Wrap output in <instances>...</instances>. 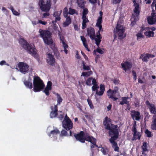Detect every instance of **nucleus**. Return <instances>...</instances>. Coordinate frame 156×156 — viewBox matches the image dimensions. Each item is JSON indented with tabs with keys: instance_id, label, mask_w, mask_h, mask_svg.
<instances>
[{
	"instance_id": "423d86ee",
	"label": "nucleus",
	"mask_w": 156,
	"mask_h": 156,
	"mask_svg": "<svg viewBox=\"0 0 156 156\" xmlns=\"http://www.w3.org/2000/svg\"><path fill=\"white\" fill-rule=\"evenodd\" d=\"M33 78L34 91L35 92H39L44 88L45 85L38 76H34Z\"/></svg>"
},
{
	"instance_id": "6ab92c4d",
	"label": "nucleus",
	"mask_w": 156,
	"mask_h": 156,
	"mask_svg": "<svg viewBox=\"0 0 156 156\" xmlns=\"http://www.w3.org/2000/svg\"><path fill=\"white\" fill-rule=\"evenodd\" d=\"M52 83L51 81H48L44 90L43 92H44L47 96H48L49 94V91L51 90Z\"/></svg>"
},
{
	"instance_id": "a19ab883",
	"label": "nucleus",
	"mask_w": 156,
	"mask_h": 156,
	"mask_svg": "<svg viewBox=\"0 0 156 156\" xmlns=\"http://www.w3.org/2000/svg\"><path fill=\"white\" fill-rule=\"evenodd\" d=\"M92 72L90 70L89 72H83L82 73V76H90V75L92 74Z\"/></svg>"
},
{
	"instance_id": "412c9836",
	"label": "nucleus",
	"mask_w": 156,
	"mask_h": 156,
	"mask_svg": "<svg viewBox=\"0 0 156 156\" xmlns=\"http://www.w3.org/2000/svg\"><path fill=\"white\" fill-rule=\"evenodd\" d=\"M51 109L52 111L51 112L50 114V117L51 118L55 117L57 115L58 113V107L57 105H55L54 106V109H53V107H51Z\"/></svg>"
},
{
	"instance_id": "774afa93",
	"label": "nucleus",
	"mask_w": 156,
	"mask_h": 156,
	"mask_svg": "<svg viewBox=\"0 0 156 156\" xmlns=\"http://www.w3.org/2000/svg\"><path fill=\"white\" fill-rule=\"evenodd\" d=\"M119 148L118 146V145H117V146H116L114 148V150L115 151L119 152Z\"/></svg>"
},
{
	"instance_id": "680f3d73",
	"label": "nucleus",
	"mask_w": 156,
	"mask_h": 156,
	"mask_svg": "<svg viewBox=\"0 0 156 156\" xmlns=\"http://www.w3.org/2000/svg\"><path fill=\"white\" fill-rule=\"evenodd\" d=\"M98 0H89V2L91 3L94 4L97 2Z\"/></svg>"
},
{
	"instance_id": "a878e982",
	"label": "nucleus",
	"mask_w": 156,
	"mask_h": 156,
	"mask_svg": "<svg viewBox=\"0 0 156 156\" xmlns=\"http://www.w3.org/2000/svg\"><path fill=\"white\" fill-rule=\"evenodd\" d=\"M59 133V131L57 129H55L51 131L50 133L48 134V135L51 137H55Z\"/></svg>"
},
{
	"instance_id": "f704fd0d",
	"label": "nucleus",
	"mask_w": 156,
	"mask_h": 156,
	"mask_svg": "<svg viewBox=\"0 0 156 156\" xmlns=\"http://www.w3.org/2000/svg\"><path fill=\"white\" fill-rule=\"evenodd\" d=\"M83 20V22L82 23V29H84L86 27V23L89 22V20L87 17L81 18Z\"/></svg>"
},
{
	"instance_id": "de8ad7c7",
	"label": "nucleus",
	"mask_w": 156,
	"mask_h": 156,
	"mask_svg": "<svg viewBox=\"0 0 156 156\" xmlns=\"http://www.w3.org/2000/svg\"><path fill=\"white\" fill-rule=\"evenodd\" d=\"M132 72L133 75V79L135 81H136L137 79L136 73L134 70H133Z\"/></svg>"
},
{
	"instance_id": "49530a36",
	"label": "nucleus",
	"mask_w": 156,
	"mask_h": 156,
	"mask_svg": "<svg viewBox=\"0 0 156 156\" xmlns=\"http://www.w3.org/2000/svg\"><path fill=\"white\" fill-rule=\"evenodd\" d=\"M145 133L147 135V137H150L151 136V132L148 129H146L145 130Z\"/></svg>"
},
{
	"instance_id": "f03ea898",
	"label": "nucleus",
	"mask_w": 156,
	"mask_h": 156,
	"mask_svg": "<svg viewBox=\"0 0 156 156\" xmlns=\"http://www.w3.org/2000/svg\"><path fill=\"white\" fill-rule=\"evenodd\" d=\"M85 134L83 132L81 131L80 132L77 134H75L74 136L76 140L80 141L82 143H84L85 141L86 140L91 143L90 145L92 154L93 155L94 152L93 151V148L95 147L100 148V147H98V146L96 145V139L93 138L92 136H84Z\"/></svg>"
},
{
	"instance_id": "dca6fc26",
	"label": "nucleus",
	"mask_w": 156,
	"mask_h": 156,
	"mask_svg": "<svg viewBox=\"0 0 156 156\" xmlns=\"http://www.w3.org/2000/svg\"><path fill=\"white\" fill-rule=\"evenodd\" d=\"M121 66L123 69L126 72L128 70L131 68L132 67V64L129 62L126 61L124 62H122L121 64Z\"/></svg>"
},
{
	"instance_id": "6e6d98bb",
	"label": "nucleus",
	"mask_w": 156,
	"mask_h": 156,
	"mask_svg": "<svg viewBox=\"0 0 156 156\" xmlns=\"http://www.w3.org/2000/svg\"><path fill=\"white\" fill-rule=\"evenodd\" d=\"M12 12L13 14L16 16H18L19 15V13L14 9L12 11Z\"/></svg>"
},
{
	"instance_id": "37998d69",
	"label": "nucleus",
	"mask_w": 156,
	"mask_h": 156,
	"mask_svg": "<svg viewBox=\"0 0 156 156\" xmlns=\"http://www.w3.org/2000/svg\"><path fill=\"white\" fill-rule=\"evenodd\" d=\"M54 54L57 58H59V53L57 48L53 50Z\"/></svg>"
},
{
	"instance_id": "09e8293b",
	"label": "nucleus",
	"mask_w": 156,
	"mask_h": 156,
	"mask_svg": "<svg viewBox=\"0 0 156 156\" xmlns=\"http://www.w3.org/2000/svg\"><path fill=\"white\" fill-rule=\"evenodd\" d=\"M37 23L42 24V25H45L47 24V22L45 21H42L41 20L38 21Z\"/></svg>"
},
{
	"instance_id": "13d9d810",
	"label": "nucleus",
	"mask_w": 156,
	"mask_h": 156,
	"mask_svg": "<svg viewBox=\"0 0 156 156\" xmlns=\"http://www.w3.org/2000/svg\"><path fill=\"white\" fill-rule=\"evenodd\" d=\"M4 65H6V64L5 61L4 60L1 61L0 62V65L1 66H2ZM7 65L8 66L9 65L8 64H7Z\"/></svg>"
},
{
	"instance_id": "473e14b6",
	"label": "nucleus",
	"mask_w": 156,
	"mask_h": 156,
	"mask_svg": "<svg viewBox=\"0 0 156 156\" xmlns=\"http://www.w3.org/2000/svg\"><path fill=\"white\" fill-rule=\"evenodd\" d=\"M54 94H55L57 97V105H60L62 101V99L60 95L58 93H55Z\"/></svg>"
},
{
	"instance_id": "603ef678",
	"label": "nucleus",
	"mask_w": 156,
	"mask_h": 156,
	"mask_svg": "<svg viewBox=\"0 0 156 156\" xmlns=\"http://www.w3.org/2000/svg\"><path fill=\"white\" fill-rule=\"evenodd\" d=\"M67 133V131L64 130H63L61 131V134L62 136H66Z\"/></svg>"
},
{
	"instance_id": "9d476101",
	"label": "nucleus",
	"mask_w": 156,
	"mask_h": 156,
	"mask_svg": "<svg viewBox=\"0 0 156 156\" xmlns=\"http://www.w3.org/2000/svg\"><path fill=\"white\" fill-rule=\"evenodd\" d=\"M19 70L21 73L25 74L28 71L29 66L26 63L23 62H20L18 65Z\"/></svg>"
},
{
	"instance_id": "c85d7f7f",
	"label": "nucleus",
	"mask_w": 156,
	"mask_h": 156,
	"mask_svg": "<svg viewBox=\"0 0 156 156\" xmlns=\"http://www.w3.org/2000/svg\"><path fill=\"white\" fill-rule=\"evenodd\" d=\"M66 18V21L63 24V26L64 27L68 26L71 23V19L70 16H67Z\"/></svg>"
},
{
	"instance_id": "7ed1b4c3",
	"label": "nucleus",
	"mask_w": 156,
	"mask_h": 156,
	"mask_svg": "<svg viewBox=\"0 0 156 156\" xmlns=\"http://www.w3.org/2000/svg\"><path fill=\"white\" fill-rule=\"evenodd\" d=\"M86 84L90 86L93 85L91 87L92 90L93 91H96V94L99 96H102L103 95L105 91V86L101 84L100 86V90L98 91L99 86L94 78L92 77L88 78L86 81Z\"/></svg>"
},
{
	"instance_id": "1a4fd4ad",
	"label": "nucleus",
	"mask_w": 156,
	"mask_h": 156,
	"mask_svg": "<svg viewBox=\"0 0 156 156\" xmlns=\"http://www.w3.org/2000/svg\"><path fill=\"white\" fill-rule=\"evenodd\" d=\"M124 27L122 24V23L120 24L119 22H118L116 27L114 28V32L117 34L119 37L123 38L126 36L125 34H124Z\"/></svg>"
},
{
	"instance_id": "9b49d317",
	"label": "nucleus",
	"mask_w": 156,
	"mask_h": 156,
	"mask_svg": "<svg viewBox=\"0 0 156 156\" xmlns=\"http://www.w3.org/2000/svg\"><path fill=\"white\" fill-rule=\"evenodd\" d=\"M63 127L66 130H69L73 128V124L70 120H63L62 122Z\"/></svg>"
},
{
	"instance_id": "4468645a",
	"label": "nucleus",
	"mask_w": 156,
	"mask_h": 156,
	"mask_svg": "<svg viewBox=\"0 0 156 156\" xmlns=\"http://www.w3.org/2000/svg\"><path fill=\"white\" fill-rule=\"evenodd\" d=\"M131 115L132 117L134 120H140L141 115L139 112L133 110L131 112Z\"/></svg>"
},
{
	"instance_id": "e433bc0d",
	"label": "nucleus",
	"mask_w": 156,
	"mask_h": 156,
	"mask_svg": "<svg viewBox=\"0 0 156 156\" xmlns=\"http://www.w3.org/2000/svg\"><path fill=\"white\" fill-rule=\"evenodd\" d=\"M68 13L69 14L71 15H73L75 14L76 15H78V12L76 10L71 8H69Z\"/></svg>"
},
{
	"instance_id": "2f4dec72",
	"label": "nucleus",
	"mask_w": 156,
	"mask_h": 156,
	"mask_svg": "<svg viewBox=\"0 0 156 156\" xmlns=\"http://www.w3.org/2000/svg\"><path fill=\"white\" fill-rule=\"evenodd\" d=\"M129 98L128 97H123L122 98V101L120 103V104L121 105H123L124 104L126 105L129 104V101H127Z\"/></svg>"
},
{
	"instance_id": "5701e85b",
	"label": "nucleus",
	"mask_w": 156,
	"mask_h": 156,
	"mask_svg": "<svg viewBox=\"0 0 156 156\" xmlns=\"http://www.w3.org/2000/svg\"><path fill=\"white\" fill-rule=\"evenodd\" d=\"M98 31V32L97 33L96 37L97 38H95L94 39L95 41V44L97 45V46L99 47L100 43L101 42V39L102 38V37L101 35L100 34V31Z\"/></svg>"
},
{
	"instance_id": "c9c22d12",
	"label": "nucleus",
	"mask_w": 156,
	"mask_h": 156,
	"mask_svg": "<svg viewBox=\"0 0 156 156\" xmlns=\"http://www.w3.org/2000/svg\"><path fill=\"white\" fill-rule=\"evenodd\" d=\"M144 34L147 37H153L154 35V32L152 31L147 30L144 32Z\"/></svg>"
},
{
	"instance_id": "a211bd4d",
	"label": "nucleus",
	"mask_w": 156,
	"mask_h": 156,
	"mask_svg": "<svg viewBox=\"0 0 156 156\" xmlns=\"http://www.w3.org/2000/svg\"><path fill=\"white\" fill-rule=\"evenodd\" d=\"M61 34V32L59 30H58V36L60 39V43H62V46L64 49L67 48H68V46L65 42L64 37L63 35H62Z\"/></svg>"
},
{
	"instance_id": "5fc2aeb1",
	"label": "nucleus",
	"mask_w": 156,
	"mask_h": 156,
	"mask_svg": "<svg viewBox=\"0 0 156 156\" xmlns=\"http://www.w3.org/2000/svg\"><path fill=\"white\" fill-rule=\"evenodd\" d=\"M134 124L133 126V129L134 131H135V129H136V121H134Z\"/></svg>"
},
{
	"instance_id": "bb28decb",
	"label": "nucleus",
	"mask_w": 156,
	"mask_h": 156,
	"mask_svg": "<svg viewBox=\"0 0 156 156\" xmlns=\"http://www.w3.org/2000/svg\"><path fill=\"white\" fill-rule=\"evenodd\" d=\"M148 23L150 24H156V17L149 16L147 18Z\"/></svg>"
},
{
	"instance_id": "69168bd1",
	"label": "nucleus",
	"mask_w": 156,
	"mask_h": 156,
	"mask_svg": "<svg viewBox=\"0 0 156 156\" xmlns=\"http://www.w3.org/2000/svg\"><path fill=\"white\" fill-rule=\"evenodd\" d=\"M76 58L78 59H79L80 58V57L79 55L78 52L77 51H76Z\"/></svg>"
},
{
	"instance_id": "ddd939ff",
	"label": "nucleus",
	"mask_w": 156,
	"mask_h": 156,
	"mask_svg": "<svg viewBox=\"0 0 156 156\" xmlns=\"http://www.w3.org/2000/svg\"><path fill=\"white\" fill-rule=\"evenodd\" d=\"M46 60L48 63L52 66H54L55 63V59L54 58L53 56L50 53L47 55Z\"/></svg>"
},
{
	"instance_id": "cd10ccee",
	"label": "nucleus",
	"mask_w": 156,
	"mask_h": 156,
	"mask_svg": "<svg viewBox=\"0 0 156 156\" xmlns=\"http://www.w3.org/2000/svg\"><path fill=\"white\" fill-rule=\"evenodd\" d=\"M152 122L151 126V128L153 130L156 129V114H154L152 118Z\"/></svg>"
},
{
	"instance_id": "f8f14e48",
	"label": "nucleus",
	"mask_w": 156,
	"mask_h": 156,
	"mask_svg": "<svg viewBox=\"0 0 156 156\" xmlns=\"http://www.w3.org/2000/svg\"><path fill=\"white\" fill-rule=\"evenodd\" d=\"M153 55L147 53L141 55L140 58L142 59L143 62H147L150 58H152L154 57Z\"/></svg>"
},
{
	"instance_id": "a18cd8bd",
	"label": "nucleus",
	"mask_w": 156,
	"mask_h": 156,
	"mask_svg": "<svg viewBox=\"0 0 156 156\" xmlns=\"http://www.w3.org/2000/svg\"><path fill=\"white\" fill-rule=\"evenodd\" d=\"M87 101L90 108L92 109H93L94 108V106L91 100L90 99H87Z\"/></svg>"
},
{
	"instance_id": "c756f323",
	"label": "nucleus",
	"mask_w": 156,
	"mask_h": 156,
	"mask_svg": "<svg viewBox=\"0 0 156 156\" xmlns=\"http://www.w3.org/2000/svg\"><path fill=\"white\" fill-rule=\"evenodd\" d=\"M79 7L83 8L84 7L85 4L86 3V2L84 0H78L76 2Z\"/></svg>"
},
{
	"instance_id": "4be33fe9",
	"label": "nucleus",
	"mask_w": 156,
	"mask_h": 156,
	"mask_svg": "<svg viewBox=\"0 0 156 156\" xmlns=\"http://www.w3.org/2000/svg\"><path fill=\"white\" fill-rule=\"evenodd\" d=\"M23 83L27 88L29 89H31L32 88V80L30 77H28L27 80L24 81Z\"/></svg>"
},
{
	"instance_id": "bf43d9fd",
	"label": "nucleus",
	"mask_w": 156,
	"mask_h": 156,
	"mask_svg": "<svg viewBox=\"0 0 156 156\" xmlns=\"http://www.w3.org/2000/svg\"><path fill=\"white\" fill-rule=\"evenodd\" d=\"M119 80L117 79H115L113 81L114 83L115 84H118L119 83Z\"/></svg>"
},
{
	"instance_id": "6e6552de",
	"label": "nucleus",
	"mask_w": 156,
	"mask_h": 156,
	"mask_svg": "<svg viewBox=\"0 0 156 156\" xmlns=\"http://www.w3.org/2000/svg\"><path fill=\"white\" fill-rule=\"evenodd\" d=\"M38 5L42 11L48 12L51 8V2L50 0H39Z\"/></svg>"
},
{
	"instance_id": "72a5a7b5",
	"label": "nucleus",
	"mask_w": 156,
	"mask_h": 156,
	"mask_svg": "<svg viewBox=\"0 0 156 156\" xmlns=\"http://www.w3.org/2000/svg\"><path fill=\"white\" fill-rule=\"evenodd\" d=\"M148 144L147 142H144L143 143L142 146L141 147V149L142 151H146L147 152L149 151L148 146Z\"/></svg>"
},
{
	"instance_id": "79ce46f5",
	"label": "nucleus",
	"mask_w": 156,
	"mask_h": 156,
	"mask_svg": "<svg viewBox=\"0 0 156 156\" xmlns=\"http://www.w3.org/2000/svg\"><path fill=\"white\" fill-rule=\"evenodd\" d=\"M68 9L67 7H65L63 10V14L65 18L67 17L68 16Z\"/></svg>"
},
{
	"instance_id": "3c124183",
	"label": "nucleus",
	"mask_w": 156,
	"mask_h": 156,
	"mask_svg": "<svg viewBox=\"0 0 156 156\" xmlns=\"http://www.w3.org/2000/svg\"><path fill=\"white\" fill-rule=\"evenodd\" d=\"M136 36L137 37V39H139V38H142L143 37V35L141 33H139L137 34Z\"/></svg>"
},
{
	"instance_id": "ea45409f",
	"label": "nucleus",
	"mask_w": 156,
	"mask_h": 156,
	"mask_svg": "<svg viewBox=\"0 0 156 156\" xmlns=\"http://www.w3.org/2000/svg\"><path fill=\"white\" fill-rule=\"evenodd\" d=\"M82 64L83 66V69L84 70H90V68L89 66H86L84 61L82 62Z\"/></svg>"
},
{
	"instance_id": "7c9ffc66",
	"label": "nucleus",
	"mask_w": 156,
	"mask_h": 156,
	"mask_svg": "<svg viewBox=\"0 0 156 156\" xmlns=\"http://www.w3.org/2000/svg\"><path fill=\"white\" fill-rule=\"evenodd\" d=\"M81 40L83 42V44L84 47L87 49V50L89 51L90 50L88 48V45L86 42V39L85 37L83 36H80Z\"/></svg>"
},
{
	"instance_id": "4c0bfd02",
	"label": "nucleus",
	"mask_w": 156,
	"mask_h": 156,
	"mask_svg": "<svg viewBox=\"0 0 156 156\" xmlns=\"http://www.w3.org/2000/svg\"><path fill=\"white\" fill-rule=\"evenodd\" d=\"M150 112L153 114H155L156 112V109L155 106L154 105H150L149 108Z\"/></svg>"
},
{
	"instance_id": "8fccbe9b",
	"label": "nucleus",
	"mask_w": 156,
	"mask_h": 156,
	"mask_svg": "<svg viewBox=\"0 0 156 156\" xmlns=\"http://www.w3.org/2000/svg\"><path fill=\"white\" fill-rule=\"evenodd\" d=\"M95 51L100 54H102L104 53V51L99 48H97L96 50H94V51L95 52Z\"/></svg>"
},
{
	"instance_id": "864d4df0",
	"label": "nucleus",
	"mask_w": 156,
	"mask_h": 156,
	"mask_svg": "<svg viewBox=\"0 0 156 156\" xmlns=\"http://www.w3.org/2000/svg\"><path fill=\"white\" fill-rule=\"evenodd\" d=\"M46 12L44 13L43 14L42 18H45L47 16H49L50 15L49 13L48 12Z\"/></svg>"
},
{
	"instance_id": "f257e3e1",
	"label": "nucleus",
	"mask_w": 156,
	"mask_h": 156,
	"mask_svg": "<svg viewBox=\"0 0 156 156\" xmlns=\"http://www.w3.org/2000/svg\"><path fill=\"white\" fill-rule=\"evenodd\" d=\"M110 122V119L106 117L103 121V125L105 129L109 130L108 134L111 137V138L109 139V141L112 144V147H114L117 145L115 140H117L119 137V132L117 129L118 126L109 123Z\"/></svg>"
},
{
	"instance_id": "58836bf2",
	"label": "nucleus",
	"mask_w": 156,
	"mask_h": 156,
	"mask_svg": "<svg viewBox=\"0 0 156 156\" xmlns=\"http://www.w3.org/2000/svg\"><path fill=\"white\" fill-rule=\"evenodd\" d=\"M83 11L82 12V17H86L87 15L88 12V11L87 9L83 8Z\"/></svg>"
},
{
	"instance_id": "2eb2a0df",
	"label": "nucleus",
	"mask_w": 156,
	"mask_h": 156,
	"mask_svg": "<svg viewBox=\"0 0 156 156\" xmlns=\"http://www.w3.org/2000/svg\"><path fill=\"white\" fill-rule=\"evenodd\" d=\"M107 93L108 98L112 99L114 101H116L118 99V98L115 97L116 93L111 89H109L107 91Z\"/></svg>"
},
{
	"instance_id": "0eeeda50",
	"label": "nucleus",
	"mask_w": 156,
	"mask_h": 156,
	"mask_svg": "<svg viewBox=\"0 0 156 156\" xmlns=\"http://www.w3.org/2000/svg\"><path fill=\"white\" fill-rule=\"evenodd\" d=\"M133 5L134 8L133 9L134 14H132V17L131 19L132 21L131 24L133 26L138 20V16L140 14L139 5L136 2L135 0H133Z\"/></svg>"
},
{
	"instance_id": "39448f33",
	"label": "nucleus",
	"mask_w": 156,
	"mask_h": 156,
	"mask_svg": "<svg viewBox=\"0 0 156 156\" xmlns=\"http://www.w3.org/2000/svg\"><path fill=\"white\" fill-rule=\"evenodd\" d=\"M19 41V43L22 45L23 47L29 53L32 55L35 58H38L36 49L34 47L28 44L23 38H20Z\"/></svg>"
},
{
	"instance_id": "393cba45",
	"label": "nucleus",
	"mask_w": 156,
	"mask_h": 156,
	"mask_svg": "<svg viewBox=\"0 0 156 156\" xmlns=\"http://www.w3.org/2000/svg\"><path fill=\"white\" fill-rule=\"evenodd\" d=\"M102 22V18L98 17L96 23V26L98 27L99 29V31H103L101 23Z\"/></svg>"
},
{
	"instance_id": "aec40b11",
	"label": "nucleus",
	"mask_w": 156,
	"mask_h": 156,
	"mask_svg": "<svg viewBox=\"0 0 156 156\" xmlns=\"http://www.w3.org/2000/svg\"><path fill=\"white\" fill-rule=\"evenodd\" d=\"M87 35L89 36L91 39L93 40L95 37V31L94 28H88L87 29Z\"/></svg>"
},
{
	"instance_id": "20e7f679",
	"label": "nucleus",
	"mask_w": 156,
	"mask_h": 156,
	"mask_svg": "<svg viewBox=\"0 0 156 156\" xmlns=\"http://www.w3.org/2000/svg\"><path fill=\"white\" fill-rule=\"evenodd\" d=\"M39 32L41 37L43 39L44 42L46 44L49 45L53 51L57 48L51 38V34L49 31L40 29Z\"/></svg>"
},
{
	"instance_id": "e2e57ef3",
	"label": "nucleus",
	"mask_w": 156,
	"mask_h": 156,
	"mask_svg": "<svg viewBox=\"0 0 156 156\" xmlns=\"http://www.w3.org/2000/svg\"><path fill=\"white\" fill-rule=\"evenodd\" d=\"M81 54L83 56L84 58L86 60H87L88 57L82 51H81Z\"/></svg>"
},
{
	"instance_id": "338daca9",
	"label": "nucleus",
	"mask_w": 156,
	"mask_h": 156,
	"mask_svg": "<svg viewBox=\"0 0 156 156\" xmlns=\"http://www.w3.org/2000/svg\"><path fill=\"white\" fill-rule=\"evenodd\" d=\"M146 152H147V151L142 150L141 151L142 154L143 155V156H147V154L146 153Z\"/></svg>"
},
{
	"instance_id": "0e129e2a",
	"label": "nucleus",
	"mask_w": 156,
	"mask_h": 156,
	"mask_svg": "<svg viewBox=\"0 0 156 156\" xmlns=\"http://www.w3.org/2000/svg\"><path fill=\"white\" fill-rule=\"evenodd\" d=\"M74 28L75 30L79 31V28L78 25H75L74 26Z\"/></svg>"
},
{
	"instance_id": "b1692460",
	"label": "nucleus",
	"mask_w": 156,
	"mask_h": 156,
	"mask_svg": "<svg viewBox=\"0 0 156 156\" xmlns=\"http://www.w3.org/2000/svg\"><path fill=\"white\" fill-rule=\"evenodd\" d=\"M132 131L134 133L132 140H135L137 139L140 140V133L139 132H137L136 129H135V131L133 129H132Z\"/></svg>"
},
{
	"instance_id": "c03bdc74",
	"label": "nucleus",
	"mask_w": 156,
	"mask_h": 156,
	"mask_svg": "<svg viewBox=\"0 0 156 156\" xmlns=\"http://www.w3.org/2000/svg\"><path fill=\"white\" fill-rule=\"evenodd\" d=\"M101 151L102 152L103 154L106 155L108 151V149L106 148H104L102 147H101Z\"/></svg>"
},
{
	"instance_id": "f3484780",
	"label": "nucleus",
	"mask_w": 156,
	"mask_h": 156,
	"mask_svg": "<svg viewBox=\"0 0 156 156\" xmlns=\"http://www.w3.org/2000/svg\"><path fill=\"white\" fill-rule=\"evenodd\" d=\"M62 12V10L60 11H55L53 13V16L55 18L54 20L52 21L53 24H55V23L58 21H60L61 20L60 15Z\"/></svg>"
},
{
	"instance_id": "4d7b16f0",
	"label": "nucleus",
	"mask_w": 156,
	"mask_h": 156,
	"mask_svg": "<svg viewBox=\"0 0 156 156\" xmlns=\"http://www.w3.org/2000/svg\"><path fill=\"white\" fill-rule=\"evenodd\" d=\"M122 0H113V3L115 4L119 3Z\"/></svg>"
},
{
	"instance_id": "052dcab7",
	"label": "nucleus",
	"mask_w": 156,
	"mask_h": 156,
	"mask_svg": "<svg viewBox=\"0 0 156 156\" xmlns=\"http://www.w3.org/2000/svg\"><path fill=\"white\" fill-rule=\"evenodd\" d=\"M152 16L154 17H156V12H154V11H152L151 14V16Z\"/></svg>"
}]
</instances>
